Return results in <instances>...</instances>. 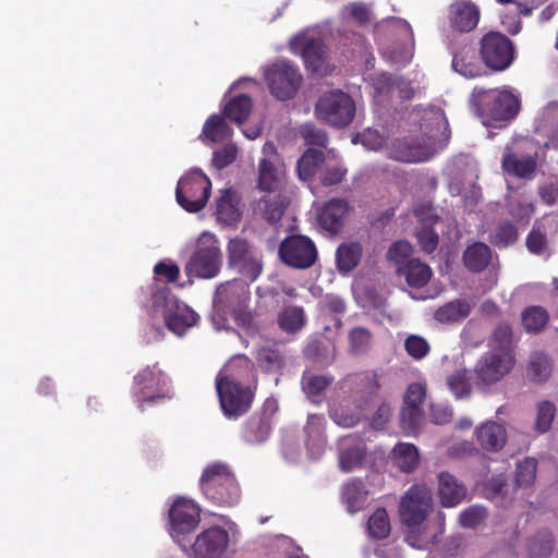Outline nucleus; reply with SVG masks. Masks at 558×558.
I'll list each match as a JSON object with an SVG mask.
<instances>
[{
	"mask_svg": "<svg viewBox=\"0 0 558 558\" xmlns=\"http://www.w3.org/2000/svg\"><path fill=\"white\" fill-rule=\"evenodd\" d=\"M452 68L456 72L462 74L465 77H476L482 73L481 65L474 60L472 56H468L460 51L454 53L452 59Z\"/></svg>",
	"mask_w": 558,
	"mask_h": 558,
	"instance_id": "51",
	"label": "nucleus"
},
{
	"mask_svg": "<svg viewBox=\"0 0 558 558\" xmlns=\"http://www.w3.org/2000/svg\"><path fill=\"white\" fill-rule=\"evenodd\" d=\"M475 435L480 446L487 451H499L507 441L505 426L493 421H488L477 427Z\"/></svg>",
	"mask_w": 558,
	"mask_h": 558,
	"instance_id": "24",
	"label": "nucleus"
},
{
	"mask_svg": "<svg viewBox=\"0 0 558 558\" xmlns=\"http://www.w3.org/2000/svg\"><path fill=\"white\" fill-rule=\"evenodd\" d=\"M306 447L313 457H319L326 446L325 418L323 415L310 414L304 427Z\"/></svg>",
	"mask_w": 558,
	"mask_h": 558,
	"instance_id": "26",
	"label": "nucleus"
},
{
	"mask_svg": "<svg viewBox=\"0 0 558 558\" xmlns=\"http://www.w3.org/2000/svg\"><path fill=\"white\" fill-rule=\"evenodd\" d=\"M221 265L222 255L217 238L209 232H203L195 252L185 265L186 275L190 278L210 279L219 274Z\"/></svg>",
	"mask_w": 558,
	"mask_h": 558,
	"instance_id": "3",
	"label": "nucleus"
},
{
	"mask_svg": "<svg viewBox=\"0 0 558 558\" xmlns=\"http://www.w3.org/2000/svg\"><path fill=\"white\" fill-rule=\"evenodd\" d=\"M280 329L287 333L299 332L306 323V315L302 306H284L277 317Z\"/></svg>",
	"mask_w": 558,
	"mask_h": 558,
	"instance_id": "36",
	"label": "nucleus"
},
{
	"mask_svg": "<svg viewBox=\"0 0 558 558\" xmlns=\"http://www.w3.org/2000/svg\"><path fill=\"white\" fill-rule=\"evenodd\" d=\"M264 74L270 93L279 100L293 98L303 82L298 68L287 61L275 62L265 70Z\"/></svg>",
	"mask_w": 558,
	"mask_h": 558,
	"instance_id": "8",
	"label": "nucleus"
},
{
	"mask_svg": "<svg viewBox=\"0 0 558 558\" xmlns=\"http://www.w3.org/2000/svg\"><path fill=\"white\" fill-rule=\"evenodd\" d=\"M210 190V180L201 172H193L178 182L175 197L186 211L198 213L206 206Z\"/></svg>",
	"mask_w": 558,
	"mask_h": 558,
	"instance_id": "9",
	"label": "nucleus"
},
{
	"mask_svg": "<svg viewBox=\"0 0 558 558\" xmlns=\"http://www.w3.org/2000/svg\"><path fill=\"white\" fill-rule=\"evenodd\" d=\"M471 101L483 124L490 128L506 126L521 108L519 96L507 88H474Z\"/></svg>",
	"mask_w": 558,
	"mask_h": 558,
	"instance_id": "1",
	"label": "nucleus"
},
{
	"mask_svg": "<svg viewBox=\"0 0 558 558\" xmlns=\"http://www.w3.org/2000/svg\"><path fill=\"white\" fill-rule=\"evenodd\" d=\"M397 272L405 279L409 286L414 288L427 284L433 274L428 265L416 258H410L404 265L399 266Z\"/></svg>",
	"mask_w": 558,
	"mask_h": 558,
	"instance_id": "29",
	"label": "nucleus"
},
{
	"mask_svg": "<svg viewBox=\"0 0 558 558\" xmlns=\"http://www.w3.org/2000/svg\"><path fill=\"white\" fill-rule=\"evenodd\" d=\"M300 134L306 145L326 147L328 144L327 133L313 123L303 124L300 128Z\"/></svg>",
	"mask_w": 558,
	"mask_h": 558,
	"instance_id": "53",
	"label": "nucleus"
},
{
	"mask_svg": "<svg viewBox=\"0 0 558 558\" xmlns=\"http://www.w3.org/2000/svg\"><path fill=\"white\" fill-rule=\"evenodd\" d=\"M421 248L426 253H433L438 246V234L429 227L424 226L416 234Z\"/></svg>",
	"mask_w": 558,
	"mask_h": 558,
	"instance_id": "64",
	"label": "nucleus"
},
{
	"mask_svg": "<svg viewBox=\"0 0 558 558\" xmlns=\"http://www.w3.org/2000/svg\"><path fill=\"white\" fill-rule=\"evenodd\" d=\"M367 497L368 490L361 478H351L342 486L341 498L351 513L362 510L366 505Z\"/></svg>",
	"mask_w": 558,
	"mask_h": 558,
	"instance_id": "28",
	"label": "nucleus"
},
{
	"mask_svg": "<svg viewBox=\"0 0 558 558\" xmlns=\"http://www.w3.org/2000/svg\"><path fill=\"white\" fill-rule=\"evenodd\" d=\"M423 420V409L415 407H402L400 411V422L403 430L412 433L420 426Z\"/></svg>",
	"mask_w": 558,
	"mask_h": 558,
	"instance_id": "57",
	"label": "nucleus"
},
{
	"mask_svg": "<svg viewBox=\"0 0 558 558\" xmlns=\"http://www.w3.org/2000/svg\"><path fill=\"white\" fill-rule=\"evenodd\" d=\"M556 415V407L550 401H542L536 407L535 429L539 434L548 432Z\"/></svg>",
	"mask_w": 558,
	"mask_h": 558,
	"instance_id": "52",
	"label": "nucleus"
},
{
	"mask_svg": "<svg viewBox=\"0 0 558 558\" xmlns=\"http://www.w3.org/2000/svg\"><path fill=\"white\" fill-rule=\"evenodd\" d=\"M283 184V173L270 160L262 159L258 165V190L265 194L282 193Z\"/></svg>",
	"mask_w": 558,
	"mask_h": 558,
	"instance_id": "27",
	"label": "nucleus"
},
{
	"mask_svg": "<svg viewBox=\"0 0 558 558\" xmlns=\"http://www.w3.org/2000/svg\"><path fill=\"white\" fill-rule=\"evenodd\" d=\"M501 165L506 172L518 178H531L536 169V160L533 157H519L509 147L505 150Z\"/></svg>",
	"mask_w": 558,
	"mask_h": 558,
	"instance_id": "30",
	"label": "nucleus"
},
{
	"mask_svg": "<svg viewBox=\"0 0 558 558\" xmlns=\"http://www.w3.org/2000/svg\"><path fill=\"white\" fill-rule=\"evenodd\" d=\"M239 203L240 198L235 191L231 189L221 190L216 199L215 215L217 220L226 226L235 225L241 218Z\"/></svg>",
	"mask_w": 558,
	"mask_h": 558,
	"instance_id": "23",
	"label": "nucleus"
},
{
	"mask_svg": "<svg viewBox=\"0 0 558 558\" xmlns=\"http://www.w3.org/2000/svg\"><path fill=\"white\" fill-rule=\"evenodd\" d=\"M432 495L423 485L410 487L401 499L399 513L403 524L424 523L432 510Z\"/></svg>",
	"mask_w": 558,
	"mask_h": 558,
	"instance_id": "12",
	"label": "nucleus"
},
{
	"mask_svg": "<svg viewBox=\"0 0 558 558\" xmlns=\"http://www.w3.org/2000/svg\"><path fill=\"white\" fill-rule=\"evenodd\" d=\"M288 206V198L282 193L265 194L253 205V214L257 219L276 226L280 222Z\"/></svg>",
	"mask_w": 558,
	"mask_h": 558,
	"instance_id": "22",
	"label": "nucleus"
},
{
	"mask_svg": "<svg viewBox=\"0 0 558 558\" xmlns=\"http://www.w3.org/2000/svg\"><path fill=\"white\" fill-rule=\"evenodd\" d=\"M487 517V511L484 507L474 505L464 509L459 515L461 526L465 529H474L478 526Z\"/></svg>",
	"mask_w": 558,
	"mask_h": 558,
	"instance_id": "54",
	"label": "nucleus"
},
{
	"mask_svg": "<svg viewBox=\"0 0 558 558\" xmlns=\"http://www.w3.org/2000/svg\"><path fill=\"white\" fill-rule=\"evenodd\" d=\"M366 454L367 447L364 441L345 446L339 454V466L343 472H352L363 465Z\"/></svg>",
	"mask_w": 558,
	"mask_h": 558,
	"instance_id": "37",
	"label": "nucleus"
},
{
	"mask_svg": "<svg viewBox=\"0 0 558 558\" xmlns=\"http://www.w3.org/2000/svg\"><path fill=\"white\" fill-rule=\"evenodd\" d=\"M166 325L174 333L181 336L189 327L196 324L198 315L189 306H177L174 312L166 315Z\"/></svg>",
	"mask_w": 558,
	"mask_h": 558,
	"instance_id": "38",
	"label": "nucleus"
},
{
	"mask_svg": "<svg viewBox=\"0 0 558 558\" xmlns=\"http://www.w3.org/2000/svg\"><path fill=\"white\" fill-rule=\"evenodd\" d=\"M518 238L519 232L517 227L510 221L505 220L500 221L495 228L490 236V242L499 248H505L513 245L518 241Z\"/></svg>",
	"mask_w": 558,
	"mask_h": 558,
	"instance_id": "45",
	"label": "nucleus"
},
{
	"mask_svg": "<svg viewBox=\"0 0 558 558\" xmlns=\"http://www.w3.org/2000/svg\"><path fill=\"white\" fill-rule=\"evenodd\" d=\"M290 47L293 52L302 56L308 70L319 75L329 73L326 47L319 38L307 34L296 35L291 39Z\"/></svg>",
	"mask_w": 558,
	"mask_h": 558,
	"instance_id": "15",
	"label": "nucleus"
},
{
	"mask_svg": "<svg viewBox=\"0 0 558 558\" xmlns=\"http://www.w3.org/2000/svg\"><path fill=\"white\" fill-rule=\"evenodd\" d=\"M203 135L215 143L223 142L231 137L232 130L221 116H210L204 124Z\"/></svg>",
	"mask_w": 558,
	"mask_h": 558,
	"instance_id": "42",
	"label": "nucleus"
},
{
	"mask_svg": "<svg viewBox=\"0 0 558 558\" xmlns=\"http://www.w3.org/2000/svg\"><path fill=\"white\" fill-rule=\"evenodd\" d=\"M251 292L246 282L240 279L227 281L217 287L214 303L216 306L232 312L250 303Z\"/></svg>",
	"mask_w": 558,
	"mask_h": 558,
	"instance_id": "19",
	"label": "nucleus"
},
{
	"mask_svg": "<svg viewBox=\"0 0 558 558\" xmlns=\"http://www.w3.org/2000/svg\"><path fill=\"white\" fill-rule=\"evenodd\" d=\"M253 101L245 94L233 97L223 109V114L231 121L241 124L250 116Z\"/></svg>",
	"mask_w": 558,
	"mask_h": 558,
	"instance_id": "41",
	"label": "nucleus"
},
{
	"mask_svg": "<svg viewBox=\"0 0 558 558\" xmlns=\"http://www.w3.org/2000/svg\"><path fill=\"white\" fill-rule=\"evenodd\" d=\"M407 353L414 360L424 359L430 350L427 340L418 335H410L404 341Z\"/></svg>",
	"mask_w": 558,
	"mask_h": 558,
	"instance_id": "55",
	"label": "nucleus"
},
{
	"mask_svg": "<svg viewBox=\"0 0 558 558\" xmlns=\"http://www.w3.org/2000/svg\"><path fill=\"white\" fill-rule=\"evenodd\" d=\"M438 495L444 507H454L464 500L466 488L448 472L438 475Z\"/></svg>",
	"mask_w": 558,
	"mask_h": 558,
	"instance_id": "25",
	"label": "nucleus"
},
{
	"mask_svg": "<svg viewBox=\"0 0 558 558\" xmlns=\"http://www.w3.org/2000/svg\"><path fill=\"white\" fill-rule=\"evenodd\" d=\"M349 203L342 198H332L319 209L317 220L326 231L336 234L345 223L349 214Z\"/></svg>",
	"mask_w": 558,
	"mask_h": 558,
	"instance_id": "21",
	"label": "nucleus"
},
{
	"mask_svg": "<svg viewBox=\"0 0 558 558\" xmlns=\"http://www.w3.org/2000/svg\"><path fill=\"white\" fill-rule=\"evenodd\" d=\"M367 531L371 537L384 539L389 536L391 531L390 520L385 508H377L369 517Z\"/></svg>",
	"mask_w": 558,
	"mask_h": 558,
	"instance_id": "44",
	"label": "nucleus"
},
{
	"mask_svg": "<svg viewBox=\"0 0 558 558\" xmlns=\"http://www.w3.org/2000/svg\"><path fill=\"white\" fill-rule=\"evenodd\" d=\"M513 364L514 359L510 353H486L475 367L477 386L486 387L496 384L510 373Z\"/></svg>",
	"mask_w": 558,
	"mask_h": 558,
	"instance_id": "16",
	"label": "nucleus"
},
{
	"mask_svg": "<svg viewBox=\"0 0 558 558\" xmlns=\"http://www.w3.org/2000/svg\"><path fill=\"white\" fill-rule=\"evenodd\" d=\"M344 384L351 393L355 409L360 412L366 409L380 388L378 377L374 372L350 375L345 378Z\"/></svg>",
	"mask_w": 558,
	"mask_h": 558,
	"instance_id": "17",
	"label": "nucleus"
},
{
	"mask_svg": "<svg viewBox=\"0 0 558 558\" xmlns=\"http://www.w3.org/2000/svg\"><path fill=\"white\" fill-rule=\"evenodd\" d=\"M332 381L331 377L316 375L303 379V389L307 395H320Z\"/></svg>",
	"mask_w": 558,
	"mask_h": 558,
	"instance_id": "63",
	"label": "nucleus"
},
{
	"mask_svg": "<svg viewBox=\"0 0 558 558\" xmlns=\"http://www.w3.org/2000/svg\"><path fill=\"white\" fill-rule=\"evenodd\" d=\"M281 260L296 269H307L317 259V250L314 242L305 235L296 234L286 238L279 246Z\"/></svg>",
	"mask_w": 558,
	"mask_h": 558,
	"instance_id": "11",
	"label": "nucleus"
},
{
	"mask_svg": "<svg viewBox=\"0 0 558 558\" xmlns=\"http://www.w3.org/2000/svg\"><path fill=\"white\" fill-rule=\"evenodd\" d=\"M134 383L137 388L136 393L140 396L141 407H143L144 402H155L156 400L163 399L166 397L165 395H148V392L153 391L159 383L158 374L150 367H147L137 374L134 377Z\"/></svg>",
	"mask_w": 558,
	"mask_h": 558,
	"instance_id": "35",
	"label": "nucleus"
},
{
	"mask_svg": "<svg viewBox=\"0 0 558 558\" xmlns=\"http://www.w3.org/2000/svg\"><path fill=\"white\" fill-rule=\"evenodd\" d=\"M492 260V250L483 242H474L469 245L463 253L464 266L473 271L484 270Z\"/></svg>",
	"mask_w": 558,
	"mask_h": 558,
	"instance_id": "33",
	"label": "nucleus"
},
{
	"mask_svg": "<svg viewBox=\"0 0 558 558\" xmlns=\"http://www.w3.org/2000/svg\"><path fill=\"white\" fill-rule=\"evenodd\" d=\"M363 248L359 242H343L336 251V266L340 274H349L355 269L362 258Z\"/></svg>",
	"mask_w": 558,
	"mask_h": 558,
	"instance_id": "31",
	"label": "nucleus"
},
{
	"mask_svg": "<svg viewBox=\"0 0 558 558\" xmlns=\"http://www.w3.org/2000/svg\"><path fill=\"white\" fill-rule=\"evenodd\" d=\"M412 252V246L407 241H397L391 244L387 252V258L390 262H393L397 266V268L401 265H404V263L408 259Z\"/></svg>",
	"mask_w": 558,
	"mask_h": 558,
	"instance_id": "59",
	"label": "nucleus"
},
{
	"mask_svg": "<svg viewBox=\"0 0 558 558\" xmlns=\"http://www.w3.org/2000/svg\"><path fill=\"white\" fill-rule=\"evenodd\" d=\"M257 362L267 371H277L283 365L281 353L271 348H262L257 351Z\"/></svg>",
	"mask_w": 558,
	"mask_h": 558,
	"instance_id": "56",
	"label": "nucleus"
},
{
	"mask_svg": "<svg viewBox=\"0 0 558 558\" xmlns=\"http://www.w3.org/2000/svg\"><path fill=\"white\" fill-rule=\"evenodd\" d=\"M437 134L432 132L423 144L413 140H397L390 148V158L401 162H422L434 154Z\"/></svg>",
	"mask_w": 558,
	"mask_h": 558,
	"instance_id": "18",
	"label": "nucleus"
},
{
	"mask_svg": "<svg viewBox=\"0 0 558 558\" xmlns=\"http://www.w3.org/2000/svg\"><path fill=\"white\" fill-rule=\"evenodd\" d=\"M512 329L507 323H500L494 329L489 340L488 347L493 351L502 353H509L512 344Z\"/></svg>",
	"mask_w": 558,
	"mask_h": 558,
	"instance_id": "47",
	"label": "nucleus"
},
{
	"mask_svg": "<svg viewBox=\"0 0 558 558\" xmlns=\"http://www.w3.org/2000/svg\"><path fill=\"white\" fill-rule=\"evenodd\" d=\"M238 155V148L233 144H227L214 153L213 163L218 169H223L231 165Z\"/></svg>",
	"mask_w": 558,
	"mask_h": 558,
	"instance_id": "62",
	"label": "nucleus"
},
{
	"mask_svg": "<svg viewBox=\"0 0 558 558\" xmlns=\"http://www.w3.org/2000/svg\"><path fill=\"white\" fill-rule=\"evenodd\" d=\"M228 264L251 281L262 272V260L256 248L245 239H230L228 246Z\"/></svg>",
	"mask_w": 558,
	"mask_h": 558,
	"instance_id": "10",
	"label": "nucleus"
},
{
	"mask_svg": "<svg viewBox=\"0 0 558 558\" xmlns=\"http://www.w3.org/2000/svg\"><path fill=\"white\" fill-rule=\"evenodd\" d=\"M553 550V537L545 533L542 539L532 538L529 543V551L533 558H547Z\"/></svg>",
	"mask_w": 558,
	"mask_h": 558,
	"instance_id": "61",
	"label": "nucleus"
},
{
	"mask_svg": "<svg viewBox=\"0 0 558 558\" xmlns=\"http://www.w3.org/2000/svg\"><path fill=\"white\" fill-rule=\"evenodd\" d=\"M372 344V333L365 327H354L349 332V351L360 355L366 353Z\"/></svg>",
	"mask_w": 558,
	"mask_h": 558,
	"instance_id": "50",
	"label": "nucleus"
},
{
	"mask_svg": "<svg viewBox=\"0 0 558 558\" xmlns=\"http://www.w3.org/2000/svg\"><path fill=\"white\" fill-rule=\"evenodd\" d=\"M347 173V169L341 167L336 160L327 161L325 168L322 169L320 183L325 186H331L340 183Z\"/></svg>",
	"mask_w": 558,
	"mask_h": 558,
	"instance_id": "58",
	"label": "nucleus"
},
{
	"mask_svg": "<svg viewBox=\"0 0 558 558\" xmlns=\"http://www.w3.org/2000/svg\"><path fill=\"white\" fill-rule=\"evenodd\" d=\"M199 482L204 495L220 506H233L240 499L235 476L226 463L208 464Z\"/></svg>",
	"mask_w": 558,
	"mask_h": 558,
	"instance_id": "2",
	"label": "nucleus"
},
{
	"mask_svg": "<svg viewBox=\"0 0 558 558\" xmlns=\"http://www.w3.org/2000/svg\"><path fill=\"white\" fill-rule=\"evenodd\" d=\"M277 411V400L267 398L262 408L244 423L242 438L251 445L266 441L271 432V420Z\"/></svg>",
	"mask_w": 558,
	"mask_h": 558,
	"instance_id": "14",
	"label": "nucleus"
},
{
	"mask_svg": "<svg viewBox=\"0 0 558 558\" xmlns=\"http://www.w3.org/2000/svg\"><path fill=\"white\" fill-rule=\"evenodd\" d=\"M551 373V364L548 356L541 352L531 354L527 365V376L534 381H545Z\"/></svg>",
	"mask_w": 558,
	"mask_h": 558,
	"instance_id": "46",
	"label": "nucleus"
},
{
	"mask_svg": "<svg viewBox=\"0 0 558 558\" xmlns=\"http://www.w3.org/2000/svg\"><path fill=\"white\" fill-rule=\"evenodd\" d=\"M426 396V388L423 384L413 383L409 385L403 397L404 407H415L423 409V402Z\"/></svg>",
	"mask_w": 558,
	"mask_h": 558,
	"instance_id": "60",
	"label": "nucleus"
},
{
	"mask_svg": "<svg viewBox=\"0 0 558 558\" xmlns=\"http://www.w3.org/2000/svg\"><path fill=\"white\" fill-rule=\"evenodd\" d=\"M407 526L405 542L413 548L426 549L437 542L436 533H432L424 523Z\"/></svg>",
	"mask_w": 558,
	"mask_h": 558,
	"instance_id": "40",
	"label": "nucleus"
},
{
	"mask_svg": "<svg viewBox=\"0 0 558 558\" xmlns=\"http://www.w3.org/2000/svg\"><path fill=\"white\" fill-rule=\"evenodd\" d=\"M315 116L329 125L347 126L355 116L354 100L341 90L330 92L322 96L316 102Z\"/></svg>",
	"mask_w": 558,
	"mask_h": 558,
	"instance_id": "7",
	"label": "nucleus"
},
{
	"mask_svg": "<svg viewBox=\"0 0 558 558\" xmlns=\"http://www.w3.org/2000/svg\"><path fill=\"white\" fill-rule=\"evenodd\" d=\"M216 390L222 413L228 418H238L251 409L254 391L239 384L232 376L219 373L216 377Z\"/></svg>",
	"mask_w": 558,
	"mask_h": 558,
	"instance_id": "4",
	"label": "nucleus"
},
{
	"mask_svg": "<svg viewBox=\"0 0 558 558\" xmlns=\"http://www.w3.org/2000/svg\"><path fill=\"white\" fill-rule=\"evenodd\" d=\"M481 19V10L472 1H457L449 7V25L458 33L474 31Z\"/></svg>",
	"mask_w": 558,
	"mask_h": 558,
	"instance_id": "20",
	"label": "nucleus"
},
{
	"mask_svg": "<svg viewBox=\"0 0 558 558\" xmlns=\"http://www.w3.org/2000/svg\"><path fill=\"white\" fill-rule=\"evenodd\" d=\"M537 461L526 457L517 462L514 481L518 487H530L536 478Z\"/></svg>",
	"mask_w": 558,
	"mask_h": 558,
	"instance_id": "48",
	"label": "nucleus"
},
{
	"mask_svg": "<svg viewBox=\"0 0 558 558\" xmlns=\"http://www.w3.org/2000/svg\"><path fill=\"white\" fill-rule=\"evenodd\" d=\"M472 311V304L465 299H454L442 306H439L434 318L442 324L458 323L466 318Z\"/></svg>",
	"mask_w": 558,
	"mask_h": 558,
	"instance_id": "32",
	"label": "nucleus"
},
{
	"mask_svg": "<svg viewBox=\"0 0 558 558\" xmlns=\"http://www.w3.org/2000/svg\"><path fill=\"white\" fill-rule=\"evenodd\" d=\"M325 154L320 149L308 148L298 161V173L301 180L312 179L325 163Z\"/></svg>",
	"mask_w": 558,
	"mask_h": 558,
	"instance_id": "39",
	"label": "nucleus"
},
{
	"mask_svg": "<svg viewBox=\"0 0 558 558\" xmlns=\"http://www.w3.org/2000/svg\"><path fill=\"white\" fill-rule=\"evenodd\" d=\"M447 385L456 398L462 399L469 397L472 388L470 372L465 368L456 371L448 376Z\"/></svg>",
	"mask_w": 558,
	"mask_h": 558,
	"instance_id": "49",
	"label": "nucleus"
},
{
	"mask_svg": "<svg viewBox=\"0 0 558 558\" xmlns=\"http://www.w3.org/2000/svg\"><path fill=\"white\" fill-rule=\"evenodd\" d=\"M170 535L182 550H187L186 536L193 533L201 522V508L191 499L179 497L168 512Z\"/></svg>",
	"mask_w": 558,
	"mask_h": 558,
	"instance_id": "6",
	"label": "nucleus"
},
{
	"mask_svg": "<svg viewBox=\"0 0 558 558\" xmlns=\"http://www.w3.org/2000/svg\"><path fill=\"white\" fill-rule=\"evenodd\" d=\"M478 56L490 71L501 72L512 64L515 47L507 35L490 31L478 40Z\"/></svg>",
	"mask_w": 558,
	"mask_h": 558,
	"instance_id": "5",
	"label": "nucleus"
},
{
	"mask_svg": "<svg viewBox=\"0 0 558 558\" xmlns=\"http://www.w3.org/2000/svg\"><path fill=\"white\" fill-rule=\"evenodd\" d=\"M228 544L229 533L221 526H211L201 532L184 551L191 558H221Z\"/></svg>",
	"mask_w": 558,
	"mask_h": 558,
	"instance_id": "13",
	"label": "nucleus"
},
{
	"mask_svg": "<svg viewBox=\"0 0 558 558\" xmlns=\"http://www.w3.org/2000/svg\"><path fill=\"white\" fill-rule=\"evenodd\" d=\"M395 465L404 473L413 472L420 464V453L413 444L398 442L392 449Z\"/></svg>",
	"mask_w": 558,
	"mask_h": 558,
	"instance_id": "34",
	"label": "nucleus"
},
{
	"mask_svg": "<svg viewBox=\"0 0 558 558\" xmlns=\"http://www.w3.org/2000/svg\"><path fill=\"white\" fill-rule=\"evenodd\" d=\"M522 325L527 332H539L548 323L547 311L537 305L526 307L521 314Z\"/></svg>",
	"mask_w": 558,
	"mask_h": 558,
	"instance_id": "43",
	"label": "nucleus"
}]
</instances>
